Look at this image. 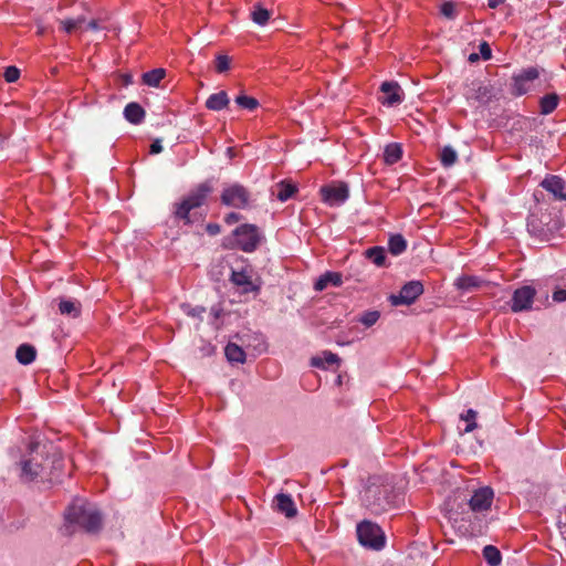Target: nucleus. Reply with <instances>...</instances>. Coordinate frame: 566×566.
<instances>
[{
  "label": "nucleus",
  "instance_id": "obj_1",
  "mask_svg": "<svg viewBox=\"0 0 566 566\" xmlns=\"http://www.w3.org/2000/svg\"><path fill=\"white\" fill-rule=\"evenodd\" d=\"M65 518L87 532H95L102 525V516L98 509L84 500L74 501L65 512Z\"/></svg>",
  "mask_w": 566,
  "mask_h": 566
},
{
  "label": "nucleus",
  "instance_id": "obj_13",
  "mask_svg": "<svg viewBox=\"0 0 566 566\" xmlns=\"http://www.w3.org/2000/svg\"><path fill=\"white\" fill-rule=\"evenodd\" d=\"M273 505L277 512L284 514L289 518L294 517L297 513L293 499L291 497V495L285 493H280L275 495L273 500Z\"/></svg>",
  "mask_w": 566,
  "mask_h": 566
},
{
  "label": "nucleus",
  "instance_id": "obj_37",
  "mask_svg": "<svg viewBox=\"0 0 566 566\" xmlns=\"http://www.w3.org/2000/svg\"><path fill=\"white\" fill-rule=\"evenodd\" d=\"M563 287L560 285H556L553 292V301L556 303H562L566 301V272L562 275Z\"/></svg>",
  "mask_w": 566,
  "mask_h": 566
},
{
  "label": "nucleus",
  "instance_id": "obj_16",
  "mask_svg": "<svg viewBox=\"0 0 566 566\" xmlns=\"http://www.w3.org/2000/svg\"><path fill=\"white\" fill-rule=\"evenodd\" d=\"M41 471L42 464L36 458H31L21 462V479L25 481H32L41 473Z\"/></svg>",
  "mask_w": 566,
  "mask_h": 566
},
{
  "label": "nucleus",
  "instance_id": "obj_14",
  "mask_svg": "<svg viewBox=\"0 0 566 566\" xmlns=\"http://www.w3.org/2000/svg\"><path fill=\"white\" fill-rule=\"evenodd\" d=\"M361 501L371 509L382 507V492L376 484H369L361 492Z\"/></svg>",
  "mask_w": 566,
  "mask_h": 566
},
{
  "label": "nucleus",
  "instance_id": "obj_43",
  "mask_svg": "<svg viewBox=\"0 0 566 566\" xmlns=\"http://www.w3.org/2000/svg\"><path fill=\"white\" fill-rule=\"evenodd\" d=\"M181 307L187 315L192 317H199L202 313H205V308L201 306L191 307L190 305L184 304Z\"/></svg>",
  "mask_w": 566,
  "mask_h": 566
},
{
  "label": "nucleus",
  "instance_id": "obj_36",
  "mask_svg": "<svg viewBox=\"0 0 566 566\" xmlns=\"http://www.w3.org/2000/svg\"><path fill=\"white\" fill-rule=\"evenodd\" d=\"M461 419L467 422V427L463 432L469 433L476 428V411L469 409L465 415H461Z\"/></svg>",
  "mask_w": 566,
  "mask_h": 566
},
{
  "label": "nucleus",
  "instance_id": "obj_21",
  "mask_svg": "<svg viewBox=\"0 0 566 566\" xmlns=\"http://www.w3.org/2000/svg\"><path fill=\"white\" fill-rule=\"evenodd\" d=\"M229 104V98L226 92H219L208 97L206 107L211 111H220Z\"/></svg>",
  "mask_w": 566,
  "mask_h": 566
},
{
  "label": "nucleus",
  "instance_id": "obj_24",
  "mask_svg": "<svg viewBox=\"0 0 566 566\" xmlns=\"http://www.w3.org/2000/svg\"><path fill=\"white\" fill-rule=\"evenodd\" d=\"M402 149L397 143L388 144L384 150V160L388 165H394L401 159Z\"/></svg>",
  "mask_w": 566,
  "mask_h": 566
},
{
  "label": "nucleus",
  "instance_id": "obj_22",
  "mask_svg": "<svg viewBox=\"0 0 566 566\" xmlns=\"http://www.w3.org/2000/svg\"><path fill=\"white\" fill-rule=\"evenodd\" d=\"M59 311L62 315L77 317L81 313V303L76 300H61Z\"/></svg>",
  "mask_w": 566,
  "mask_h": 566
},
{
  "label": "nucleus",
  "instance_id": "obj_6",
  "mask_svg": "<svg viewBox=\"0 0 566 566\" xmlns=\"http://www.w3.org/2000/svg\"><path fill=\"white\" fill-rule=\"evenodd\" d=\"M423 293V285L419 281L406 283L398 294L390 295L392 305H410Z\"/></svg>",
  "mask_w": 566,
  "mask_h": 566
},
{
  "label": "nucleus",
  "instance_id": "obj_32",
  "mask_svg": "<svg viewBox=\"0 0 566 566\" xmlns=\"http://www.w3.org/2000/svg\"><path fill=\"white\" fill-rule=\"evenodd\" d=\"M366 256L371 260L377 266L385 264L386 253L381 247H374L366 251Z\"/></svg>",
  "mask_w": 566,
  "mask_h": 566
},
{
  "label": "nucleus",
  "instance_id": "obj_15",
  "mask_svg": "<svg viewBox=\"0 0 566 566\" xmlns=\"http://www.w3.org/2000/svg\"><path fill=\"white\" fill-rule=\"evenodd\" d=\"M231 282L242 287V292L248 293L254 290V285L251 281V274L248 269L232 270Z\"/></svg>",
  "mask_w": 566,
  "mask_h": 566
},
{
  "label": "nucleus",
  "instance_id": "obj_47",
  "mask_svg": "<svg viewBox=\"0 0 566 566\" xmlns=\"http://www.w3.org/2000/svg\"><path fill=\"white\" fill-rule=\"evenodd\" d=\"M239 220V214L235 213V212H231L229 213L227 217H226V221L229 223V224H232L234 222H237Z\"/></svg>",
  "mask_w": 566,
  "mask_h": 566
},
{
  "label": "nucleus",
  "instance_id": "obj_8",
  "mask_svg": "<svg viewBox=\"0 0 566 566\" xmlns=\"http://www.w3.org/2000/svg\"><path fill=\"white\" fill-rule=\"evenodd\" d=\"M539 72L536 67H528L513 77V94L521 96L530 92L532 83L538 77Z\"/></svg>",
  "mask_w": 566,
  "mask_h": 566
},
{
  "label": "nucleus",
  "instance_id": "obj_2",
  "mask_svg": "<svg viewBox=\"0 0 566 566\" xmlns=\"http://www.w3.org/2000/svg\"><path fill=\"white\" fill-rule=\"evenodd\" d=\"M357 537L360 545L374 551L382 549L386 544L381 528L369 521H363L357 525Z\"/></svg>",
  "mask_w": 566,
  "mask_h": 566
},
{
  "label": "nucleus",
  "instance_id": "obj_27",
  "mask_svg": "<svg viewBox=\"0 0 566 566\" xmlns=\"http://www.w3.org/2000/svg\"><path fill=\"white\" fill-rule=\"evenodd\" d=\"M388 247L394 255H399L407 249V241L402 235L395 234L389 238Z\"/></svg>",
  "mask_w": 566,
  "mask_h": 566
},
{
  "label": "nucleus",
  "instance_id": "obj_35",
  "mask_svg": "<svg viewBox=\"0 0 566 566\" xmlns=\"http://www.w3.org/2000/svg\"><path fill=\"white\" fill-rule=\"evenodd\" d=\"M235 103L240 107L249 109V111H254L259 106V102L254 97L247 96V95L237 96Z\"/></svg>",
  "mask_w": 566,
  "mask_h": 566
},
{
  "label": "nucleus",
  "instance_id": "obj_48",
  "mask_svg": "<svg viewBox=\"0 0 566 566\" xmlns=\"http://www.w3.org/2000/svg\"><path fill=\"white\" fill-rule=\"evenodd\" d=\"M504 0H488L489 7L492 9L497 8Z\"/></svg>",
  "mask_w": 566,
  "mask_h": 566
},
{
  "label": "nucleus",
  "instance_id": "obj_30",
  "mask_svg": "<svg viewBox=\"0 0 566 566\" xmlns=\"http://www.w3.org/2000/svg\"><path fill=\"white\" fill-rule=\"evenodd\" d=\"M295 186L289 182L283 181L276 186V197L282 202L289 200L295 193Z\"/></svg>",
  "mask_w": 566,
  "mask_h": 566
},
{
  "label": "nucleus",
  "instance_id": "obj_4",
  "mask_svg": "<svg viewBox=\"0 0 566 566\" xmlns=\"http://www.w3.org/2000/svg\"><path fill=\"white\" fill-rule=\"evenodd\" d=\"M323 201L331 206H342L349 197L347 184L343 181L332 182L321 188Z\"/></svg>",
  "mask_w": 566,
  "mask_h": 566
},
{
  "label": "nucleus",
  "instance_id": "obj_12",
  "mask_svg": "<svg viewBox=\"0 0 566 566\" xmlns=\"http://www.w3.org/2000/svg\"><path fill=\"white\" fill-rule=\"evenodd\" d=\"M541 186L558 200H566V181L558 176H548Z\"/></svg>",
  "mask_w": 566,
  "mask_h": 566
},
{
  "label": "nucleus",
  "instance_id": "obj_26",
  "mask_svg": "<svg viewBox=\"0 0 566 566\" xmlns=\"http://www.w3.org/2000/svg\"><path fill=\"white\" fill-rule=\"evenodd\" d=\"M165 70L164 69H155L149 72L144 73L143 75V82L151 87H157L160 83V81L165 77Z\"/></svg>",
  "mask_w": 566,
  "mask_h": 566
},
{
  "label": "nucleus",
  "instance_id": "obj_34",
  "mask_svg": "<svg viewBox=\"0 0 566 566\" xmlns=\"http://www.w3.org/2000/svg\"><path fill=\"white\" fill-rule=\"evenodd\" d=\"M84 22L85 19L83 17H78L76 19L62 20L61 25L66 33H72L73 31L81 29Z\"/></svg>",
  "mask_w": 566,
  "mask_h": 566
},
{
  "label": "nucleus",
  "instance_id": "obj_44",
  "mask_svg": "<svg viewBox=\"0 0 566 566\" xmlns=\"http://www.w3.org/2000/svg\"><path fill=\"white\" fill-rule=\"evenodd\" d=\"M480 53L483 57V60H489L492 55L491 49L486 42H482L480 44Z\"/></svg>",
  "mask_w": 566,
  "mask_h": 566
},
{
  "label": "nucleus",
  "instance_id": "obj_29",
  "mask_svg": "<svg viewBox=\"0 0 566 566\" xmlns=\"http://www.w3.org/2000/svg\"><path fill=\"white\" fill-rule=\"evenodd\" d=\"M458 160V153L451 146H444L440 151V161L444 167L453 166Z\"/></svg>",
  "mask_w": 566,
  "mask_h": 566
},
{
  "label": "nucleus",
  "instance_id": "obj_49",
  "mask_svg": "<svg viewBox=\"0 0 566 566\" xmlns=\"http://www.w3.org/2000/svg\"><path fill=\"white\" fill-rule=\"evenodd\" d=\"M87 29H91V30H97L99 27L97 24V21L96 20H92L87 23Z\"/></svg>",
  "mask_w": 566,
  "mask_h": 566
},
{
  "label": "nucleus",
  "instance_id": "obj_25",
  "mask_svg": "<svg viewBox=\"0 0 566 566\" xmlns=\"http://www.w3.org/2000/svg\"><path fill=\"white\" fill-rule=\"evenodd\" d=\"M15 357L23 365L31 364L35 359V349L31 345H20L17 349Z\"/></svg>",
  "mask_w": 566,
  "mask_h": 566
},
{
  "label": "nucleus",
  "instance_id": "obj_31",
  "mask_svg": "<svg viewBox=\"0 0 566 566\" xmlns=\"http://www.w3.org/2000/svg\"><path fill=\"white\" fill-rule=\"evenodd\" d=\"M558 105V97L556 94H547L541 99L542 114H551Z\"/></svg>",
  "mask_w": 566,
  "mask_h": 566
},
{
  "label": "nucleus",
  "instance_id": "obj_46",
  "mask_svg": "<svg viewBox=\"0 0 566 566\" xmlns=\"http://www.w3.org/2000/svg\"><path fill=\"white\" fill-rule=\"evenodd\" d=\"M207 231H208L209 234L216 235V234H218L220 232V226L217 224V223H209L207 226Z\"/></svg>",
  "mask_w": 566,
  "mask_h": 566
},
{
  "label": "nucleus",
  "instance_id": "obj_39",
  "mask_svg": "<svg viewBox=\"0 0 566 566\" xmlns=\"http://www.w3.org/2000/svg\"><path fill=\"white\" fill-rule=\"evenodd\" d=\"M476 86L478 87H476V93L474 95V98L478 99L479 102H486L490 98L489 87L481 85V84H476ZM468 97L471 98V97H473V95L468 94Z\"/></svg>",
  "mask_w": 566,
  "mask_h": 566
},
{
  "label": "nucleus",
  "instance_id": "obj_45",
  "mask_svg": "<svg viewBox=\"0 0 566 566\" xmlns=\"http://www.w3.org/2000/svg\"><path fill=\"white\" fill-rule=\"evenodd\" d=\"M161 150H163L161 140L160 139L154 140V143L150 145V154L156 155V154L161 153Z\"/></svg>",
  "mask_w": 566,
  "mask_h": 566
},
{
  "label": "nucleus",
  "instance_id": "obj_38",
  "mask_svg": "<svg viewBox=\"0 0 566 566\" xmlns=\"http://www.w3.org/2000/svg\"><path fill=\"white\" fill-rule=\"evenodd\" d=\"M379 312L377 311H369V312H365L364 314L360 315V317L358 318V321L364 324L366 327H370L373 326L374 324H376V322L379 319Z\"/></svg>",
  "mask_w": 566,
  "mask_h": 566
},
{
  "label": "nucleus",
  "instance_id": "obj_23",
  "mask_svg": "<svg viewBox=\"0 0 566 566\" xmlns=\"http://www.w3.org/2000/svg\"><path fill=\"white\" fill-rule=\"evenodd\" d=\"M224 354L230 363L243 364L245 361L244 350L234 343H229L226 346Z\"/></svg>",
  "mask_w": 566,
  "mask_h": 566
},
{
  "label": "nucleus",
  "instance_id": "obj_11",
  "mask_svg": "<svg viewBox=\"0 0 566 566\" xmlns=\"http://www.w3.org/2000/svg\"><path fill=\"white\" fill-rule=\"evenodd\" d=\"M384 94L381 103L387 106H395L403 101V92L395 82H384L380 86Z\"/></svg>",
  "mask_w": 566,
  "mask_h": 566
},
{
  "label": "nucleus",
  "instance_id": "obj_51",
  "mask_svg": "<svg viewBox=\"0 0 566 566\" xmlns=\"http://www.w3.org/2000/svg\"><path fill=\"white\" fill-rule=\"evenodd\" d=\"M476 59V54H471L470 60Z\"/></svg>",
  "mask_w": 566,
  "mask_h": 566
},
{
  "label": "nucleus",
  "instance_id": "obj_3",
  "mask_svg": "<svg viewBox=\"0 0 566 566\" xmlns=\"http://www.w3.org/2000/svg\"><path fill=\"white\" fill-rule=\"evenodd\" d=\"M210 191L211 187L209 185H200L179 203L176 210V216L185 220L187 223L190 222V211L193 210L195 208L200 207L205 202Z\"/></svg>",
  "mask_w": 566,
  "mask_h": 566
},
{
  "label": "nucleus",
  "instance_id": "obj_50",
  "mask_svg": "<svg viewBox=\"0 0 566 566\" xmlns=\"http://www.w3.org/2000/svg\"><path fill=\"white\" fill-rule=\"evenodd\" d=\"M123 82L125 85H128L130 84L133 81H132V76L126 74V75H123Z\"/></svg>",
  "mask_w": 566,
  "mask_h": 566
},
{
  "label": "nucleus",
  "instance_id": "obj_20",
  "mask_svg": "<svg viewBox=\"0 0 566 566\" xmlns=\"http://www.w3.org/2000/svg\"><path fill=\"white\" fill-rule=\"evenodd\" d=\"M125 118L132 124H139L144 119L145 112L137 103H129L124 109Z\"/></svg>",
  "mask_w": 566,
  "mask_h": 566
},
{
  "label": "nucleus",
  "instance_id": "obj_28",
  "mask_svg": "<svg viewBox=\"0 0 566 566\" xmlns=\"http://www.w3.org/2000/svg\"><path fill=\"white\" fill-rule=\"evenodd\" d=\"M483 557L490 566H499L502 560L500 551L492 545L483 548Z\"/></svg>",
  "mask_w": 566,
  "mask_h": 566
},
{
  "label": "nucleus",
  "instance_id": "obj_40",
  "mask_svg": "<svg viewBox=\"0 0 566 566\" xmlns=\"http://www.w3.org/2000/svg\"><path fill=\"white\" fill-rule=\"evenodd\" d=\"M230 67V60L227 55H218L216 60V69L218 72L222 73L228 71Z\"/></svg>",
  "mask_w": 566,
  "mask_h": 566
},
{
  "label": "nucleus",
  "instance_id": "obj_18",
  "mask_svg": "<svg viewBox=\"0 0 566 566\" xmlns=\"http://www.w3.org/2000/svg\"><path fill=\"white\" fill-rule=\"evenodd\" d=\"M339 357L332 352H323L322 354L312 357L311 365L317 368H326L332 365H337Z\"/></svg>",
  "mask_w": 566,
  "mask_h": 566
},
{
  "label": "nucleus",
  "instance_id": "obj_5",
  "mask_svg": "<svg viewBox=\"0 0 566 566\" xmlns=\"http://www.w3.org/2000/svg\"><path fill=\"white\" fill-rule=\"evenodd\" d=\"M237 245L244 252H252L260 242L258 228L252 224H243L238 227L234 232Z\"/></svg>",
  "mask_w": 566,
  "mask_h": 566
},
{
  "label": "nucleus",
  "instance_id": "obj_10",
  "mask_svg": "<svg viewBox=\"0 0 566 566\" xmlns=\"http://www.w3.org/2000/svg\"><path fill=\"white\" fill-rule=\"evenodd\" d=\"M494 493L490 488H481L476 490L469 501L472 512H485L491 507Z\"/></svg>",
  "mask_w": 566,
  "mask_h": 566
},
{
  "label": "nucleus",
  "instance_id": "obj_17",
  "mask_svg": "<svg viewBox=\"0 0 566 566\" xmlns=\"http://www.w3.org/2000/svg\"><path fill=\"white\" fill-rule=\"evenodd\" d=\"M342 284V274L338 272H326L321 275L315 282V290L323 291L328 285L339 286Z\"/></svg>",
  "mask_w": 566,
  "mask_h": 566
},
{
  "label": "nucleus",
  "instance_id": "obj_19",
  "mask_svg": "<svg viewBox=\"0 0 566 566\" xmlns=\"http://www.w3.org/2000/svg\"><path fill=\"white\" fill-rule=\"evenodd\" d=\"M482 281L478 276L473 275H462L458 277L454 282V285L458 290L463 292H470L476 290L481 286Z\"/></svg>",
  "mask_w": 566,
  "mask_h": 566
},
{
  "label": "nucleus",
  "instance_id": "obj_7",
  "mask_svg": "<svg viewBox=\"0 0 566 566\" xmlns=\"http://www.w3.org/2000/svg\"><path fill=\"white\" fill-rule=\"evenodd\" d=\"M249 192L240 185H232L227 187L221 196V200L224 205L234 208H245L249 203Z\"/></svg>",
  "mask_w": 566,
  "mask_h": 566
},
{
  "label": "nucleus",
  "instance_id": "obj_41",
  "mask_svg": "<svg viewBox=\"0 0 566 566\" xmlns=\"http://www.w3.org/2000/svg\"><path fill=\"white\" fill-rule=\"evenodd\" d=\"M440 12L442 15H444L448 19H454L455 18V6L452 2H444L440 8Z\"/></svg>",
  "mask_w": 566,
  "mask_h": 566
},
{
  "label": "nucleus",
  "instance_id": "obj_9",
  "mask_svg": "<svg viewBox=\"0 0 566 566\" xmlns=\"http://www.w3.org/2000/svg\"><path fill=\"white\" fill-rule=\"evenodd\" d=\"M536 291L530 285L522 286L514 291L511 308L513 312L527 311L532 307Z\"/></svg>",
  "mask_w": 566,
  "mask_h": 566
},
{
  "label": "nucleus",
  "instance_id": "obj_42",
  "mask_svg": "<svg viewBox=\"0 0 566 566\" xmlns=\"http://www.w3.org/2000/svg\"><path fill=\"white\" fill-rule=\"evenodd\" d=\"M20 76V71L15 66H8L4 71V78L9 83L15 82Z\"/></svg>",
  "mask_w": 566,
  "mask_h": 566
},
{
  "label": "nucleus",
  "instance_id": "obj_33",
  "mask_svg": "<svg viewBox=\"0 0 566 566\" xmlns=\"http://www.w3.org/2000/svg\"><path fill=\"white\" fill-rule=\"evenodd\" d=\"M270 17V11L261 6H255L251 12L253 22L259 25H264L269 21Z\"/></svg>",
  "mask_w": 566,
  "mask_h": 566
}]
</instances>
